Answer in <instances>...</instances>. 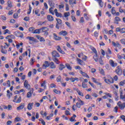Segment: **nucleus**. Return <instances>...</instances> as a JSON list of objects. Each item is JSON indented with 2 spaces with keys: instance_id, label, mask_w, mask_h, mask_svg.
I'll return each mask as SVG.
<instances>
[{
  "instance_id": "56",
  "label": "nucleus",
  "mask_w": 125,
  "mask_h": 125,
  "mask_svg": "<svg viewBox=\"0 0 125 125\" xmlns=\"http://www.w3.org/2000/svg\"><path fill=\"white\" fill-rule=\"evenodd\" d=\"M98 35H99V33L98 32H97V31H95L94 33V37H95V38H96L97 39V38H98Z\"/></svg>"
},
{
  "instance_id": "63",
  "label": "nucleus",
  "mask_w": 125,
  "mask_h": 125,
  "mask_svg": "<svg viewBox=\"0 0 125 125\" xmlns=\"http://www.w3.org/2000/svg\"><path fill=\"white\" fill-rule=\"evenodd\" d=\"M120 42L122 44L125 45V39H123L120 40Z\"/></svg>"
},
{
  "instance_id": "51",
  "label": "nucleus",
  "mask_w": 125,
  "mask_h": 125,
  "mask_svg": "<svg viewBox=\"0 0 125 125\" xmlns=\"http://www.w3.org/2000/svg\"><path fill=\"white\" fill-rule=\"evenodd\" d=\"M57 82L58 83L61 82V76L59 75V76H58V77L57 78Z\"/></svg>"
},
{
  "instance_id": "21",
  "label": "nucleus",
  "mask_w": 125,
  "mask_h": 125,
  "mask_svg": "<svg viewBox=\"0 0 125 125\" xmlns=\"http://www.w3.org/2000/svg\"><path fill=\"white\" fill-rule=\"evenodd\" d=\"M16 37H18V38H21V39H23L24 38V35L21 33H18L16 35Z\"/></svg>"
},
{
  "instance_id": "17",
  "label": "nucleus",
  "mask_w": 125,
  "mask_h": 125,
  "mask_svg": "<svg viewBox=\"0 0 125 125\" xmlns=\"http://www.w3.org/2000/svg\"><path fill=\"white\" fill-rule=\"evenodd\" d=\"M59 35H62V36H67L68 35V32L67 31L64 30L60 32H59Z\"/></svg>"
},
{
  "instance_id": "28",
  "label": "nucleus",
  "mask_w": 125,
  "mask_h": 125,
  "mask_svg": "<svg viewBox=\"0 0 125 125\" xmlns=\"http://www.w3.org/2000/svg\"><path fill=\"white\" fill-rule=\"evenodd\" d=\"M57 50L59 51L60 53H62V54H65V52L64 51H62L61 49V48L60 47V46H58L57 48Z\"/></svg>"
},
{
  "instance_id": "13",
  "label": "nucleus",
  "mask_w": 125,
  "mask_h": 125,
  "mask_svg": "<svg viewBox=\"0 0 125 125\" xmlns=\"http://www.w3.org/2000/svg\"><path fill=\"white\" fill-rule=\"evenodd\" d=\"M114 20H115L114 21L115 24H119V22L121 21V19L119 17H116L115 18Z\"/></svg>"
},
{
  "instance_id": "49",
  "label": "nucleus",
  "mask_w": 125,
  "mask_h": 125,
  "mask_svg": "<svg viewBox=\"0 0 125 125\" xmlns=\"http://www.w3.org/2000/svg\"><path fill=\"white\" fill-rule=\"evenodd\" d=\"M53 60L56 63V64H59V63H60V62L58 61V60L56 58H53Z\"/></svg>"
},
{
  "instance_id": "30",
  "label": "nucleus",
  "mask_w": 125,
  "mask_h": 125,
  "mask_svg": "<svg viewBox=\"0 0 125 125\" xmlns=\"http://www.w3.org/2000/svg\"><path fill=\"white\" fill-rule=\"evenodd\" d=\"M35 13L36 15H37L38 16H41V14H40V9H36L35 10Z\"/></svg>"
},
{
  "instance_id": "32",
  "label": "nucleus",
  "mask_w": 125,
  "mask_h": 125,
  "mask_svg": "<svg viewBox=\"0 0 125 125\" xmlns=\"http://www.w3.org/2000/svg\"><path fill=\"white\" fill-rule=\"evenodd\" d=\"M6 39H11V40H13L15 39V36L13 35H8L6 37Z\"/></svg>"
},
{
  "instance_id": "12",
  "label": "nucleus",
  "mask_w": 125,
  "mask_h": 125,
  "mask_svg": "<svg viewBox=\"0 0 125 125\" xmlns=\"http://www.w3.org/2000/svg\"><path fill=\"white\" fill-rule=\"evenodd\" d=\"M34 106V103H29L27 105L28 110H31L33 109V106Z\"/></svg>"
},
{
  "instance_id": "3",
  "label": "nucleus",
  "mask_w": 125,
  "mask_h": 125,
  "mask_svg": "<svg viewBox=\"0 0 125 125\" xmlns=\"http://www.w3.org/2000/svg\"><path fill=\"white\" fill-rule=\"evenodd\" d=\"M122 104V102L121 101H119L117 103V105L118 106H119V107L120 108L121 110H124V109H125V103H124L122 104Z\"/></svg>"
},
{
  "instance_id": "44",
  "label": "nucleus",
  "mask_w": 125,
  "mask_h": 125,
  "mask_svg": "<svg viewBox=\"0 0 125 125\" xmlns=\"http://www.w3.org/2000/svg\"><path fill=\"white\" fill-rule=\"evenodd\" d=\"M53 9V8H52V7H51V8H49V11L50 13L52 14V15H54V12L52 10Z\"/></svg>"
},
{
  "instance_id": "14",
  "label": "nucleus",
  "mask_w": 125,
  "mask_h": 125,
  "mask_svg": "<svg viewBox=\"0 0 125 125\" xmlns=\"http://www.w3.org/2000/svg\"><path fill=\"white\" fill-rule=\"evenodd\" d=\"M42 87H43L44 89H46V81H44L41 83Z\"/></svg>"
},
{
  "instance_id": "31",
  "label": "nucleus",
  "mask_w": 125,
  "mask_h": 125,
  "mask_svg": "<svg viewBox=\"0 0 125 125\" xmlns=\"http://www.w3.org/2000/svg\"><path fill=\"white\" fill-rule=\"evenodd\" d=\"M59 68V70L60 71H62V70H63V69H65V68H66V66H65L64 65V64H60Z\"/></svg>"
},
{
  "instance_id": "23",
  "label": "nucleus",
  "mask_w": 125,
  "mask_h": 125,
  "mask_svg": "<svg viewBox=\"0 0 125 125\" xmlns=\"http://www.w3.org/2000/svg\"><path fill=\"white\" fill-rule=\"evenodd\" d=\"M41 31H42V29H37L36 30H34V31H32V34H40L41 33Z\"/></svg>"
},
{
  "instance_id": "55",
  "label": "nucleus",
  "mask_w": 125,
  "mask_h": 125,
  "mask_svg": "<svg viewBox=\"0 0 125 125\" xmlns=\"http://www.w3.org/2000/svg\"><path fill=\"white\" fill-rule=\"evenodd\" d=\"M78 94L80 96H83V92H81V91L80 90H78V91L77 92Z\"/></svg>"
},
{
  "instance_id": "35",
  "label": "nucleus",
  "mask_w": 125,
  "mask_h": 125,
  "mask_svg": "<svg viewBox=\"0 0 125 125\" xmlns=\"http://www.w3.org/2000/svg\"><path fill=\"white\" fill-rule=\"evenodd\" d=\"M70 16V12H65L63 14V17H64L65 18H67V17Z\"/></svg>"
},
{
  "instance_id": "41",
  "label": "nucleus",
  "mask_w": 125,
  "mask_h": 125,
  "mask_svg": "<svg viewBox=\"0 0 125 125\" xmlns=\"http://www.w3.org/2000/svg\"><path fill=\"white\" fill-rule=\"evenodd\" d=\"M120 99L123 100L124 102H125V95H120Z\"/></svg>"
},
{
  "instance_id": "5",
  "label": "nucleus",
  "mask_w": 125,
  "mask_h": 125,
  "mask_svg": "<svg viewBox=\"0 0 125 125\" xmlns=\"http://www.w3.org/2000/svg\"><path fill=\"white\" fill-rule=\"evenodd\" d=\"M24 86L26 88V89H30V87L31 86H30V84L28 83V81L25 80L24 83Z\"/></svg>"
},
{
  "instance_id": "6",
  "label": "nucleus",
  "mask_w": 125,
  "mask_h": 125,
  "mask_svg": "<svg viewBox=\"0 0 125 125\" xmlns=\"http://www.w3.org/2000/svg\"><path fill=\"white\" fill-rule=\"evenodd\" d=\"M34 92V89H31L29 92H28L27 93L26 97L27 98H30L32 97V94H33V93Z\"/></svg>"
},
{
  "instance_id": "16",
  "label": "nucleus",
  "mask_w": 125,
  "mask_h": 125,
  "mask_svg": "<svg viewBox=\"0 0 125 125\" xmlns=\"http://www.w3.org/2000/svg\"><path fill=\"white\" fill-rule=\"evenodd\" d=\"M49 66L51 69H55V68H56V66H55V64H54V62H51L49 63Z\"/></svg>"
},
{
  "instance_id": "34",
  "label": "nucleus",
  "mask_w": 125,
  "mask_h": 125,
  "mask_svg": "<svg viewBox=\"0 0 125 125\" xmlns=\"http://www.w3.org/2000/svg\"><path fill=\"white\" fill-rule=\"evenodd\" d=\"M7 5H8V7H10V8H11V7H12V3H11V0H8Z\"/></svg>"
},
{
  "instance_id": "15",
  "label": "nucleus",
  "mask_w": 125,
  "mask_h": 125,
  "mask_svg": "<svg viewBox=\"0 0 125 125\" xmlns=\"http://www.w3.org/2000/svg\"><path fill=\"white\" fill-rule=\"evenodd\" d=\"M54 38L56 41H60L61 40V37L57 36L56 34L54 33L53 34Z\"/></svg>"
},
{
  "instance_id": "52",
  "label": "nucleus",
  "mask_w": 125,
  "mask_h": 125,
  "mask_svg": "<svg viewBox=\"0 0 125 125\" xmlns=\"http://www.w3.org/2000/svg\"><path fill=\"white\" fill-rule=\"evenodd\" d=\"M104 94L106 95V96H108L109 98H112V94L109 93H104Z\"/></svg>"
},
{
  "instance_id": "1",
  "label": "nucleus",
  "mask_w": 125,
  "mask_h": 125,
  "mask_svg": "<svg viewBox=\"0 0 125 125\" xmlns=\"http://www.w3.org/2000/svg\"><path fill=\"white\" fill-rule=\"evenodd\" d=\"M103 80H104L105 83H108V84L114 83V79L110 75H107L106 78L105 77H103Z\"/></svg>"
},
{
  "instance_id": "10",
  "label": "nucleus",
  "mask_w": 125,
  "mask_h": 125,
  "mask_svg": "<svg viewBox=\"0 0 125 125\" xmlns=\"http://www.w3.org/2000/svg\"><path fill=\"white\" fill-rule=\"evenodd\" d=\"M77 61L79 65H82V66L85 65V63H84L83 61L79 58H77Z\"/></svg>"
},
{
  "instance_id": "2",
  "label": "nucleus",
  "mask_w": 125,
  "mask_h": 125,
  "mask_svg": "<svg viewBox=\"0 0 125 125\" xmlns=\"http://www.w3.org/2000/svg\"><path fill=\"white\" fill-rule=\"evenodd\" d=\"M115 73H116L117 75L121 76V75L123 74V70H122V69H121L120 67L118 66L115 70Z\"/></svg>"
},
{
  "instance_id": "27",
  "label": "nucleus",
  "mask_w": 125,
  "mask_h": 125,
  "mask_svg": "<svg viewBox=\"0 0 125 125\" xmlns=\"http://www.w3.org/2000/svg\"><path fill=\"white\" fill-rule=\"evenodd\" d=\"M99 57L97 55V54H95L93 56V59L95 60V62H98Z\"/></svg>"
},
{
  "instance_id": "39",
  "label": "nucleus",
  "mask_w": 125,
  "mask_h": 125,
  "mask_svg": "<svg viewBox=\"0 0 125 125\" xmlns=\"http://www.w3.org/2000/svg\"><path fill=\"white\" fill-rule=\"evenodd\" d=\"M85 99L88 100V99H92V98H91V96L89 94H87L85 96Z\"/></svg>"
},
{
  "instance_id": "4",
  "label": "nucleus",
  "mask_w": 125,
  "mask_h": 125,
  "mask_svg": "<svg viewBox=\"0 0 125 125\" xmlns=\"http://www.w3.org/2000/svg\"><path fill=\"white\" fill-rule=\"evenodd\" d=\"M112 45L114 46L115 47H118V48H121V44L119 42H112Z\"/></svg>"
},
{
  "instance_id": "19",
  "label": "nucleus",
  "mask_w": 125,
  "mask_h": 125,
  "mask_svg": "<svg viewBox=\"0 0 125 125\" xmlns=\"http://www.w3.org/2000/svg\"><path fill=\"white\" fill-rule=\"evenodd\" d=\"M47 20L50 21V22H51V21H53V20H54L53 17L51 16V15H48L47 16Z\"/></svg>"
},
{
  "instance_id": "22",
  "label": "nucleus",
  "mask_w": 125,
  "mask_h": 125,
  "mask_svg": "<svg viewBox=\"0 0 125 125\" xmlns=\"http://www.w3.org/2000/svg\"><path fill=\"white\" fill-rule=\"evenodd\" d=\"M69 4L73 5V4H76L77 3V0H69Z\"/></svg>"
},
{
  "instance_id": "62",
  "label": "nucleus",
  "mask_w": 125,
  "mask_h": 125,
  "mask_svg": "<svg viewBox=\"0 0 125 125\" xmlns=\"http://www.w3.org/2000/svg\"><path fill=\"white\" fill-rule=\"evenodd\" d=\"M125 80L123 81H121L120 83V85H121V86L125 85Z\"/></svg>"
},
{
  "instance_id": "36",
  "label": "nucleus",
  "mask_w": 125,
  "mask_h": 125,
  "mask_svg": "<svg viewBox=\"0 0 125 125\" xmlns=\"http://www.w3.org/2000/svg\"><path fill=\"white\" fill-rule=\"evenodd\" d=\"M65 66L68 70H72V66L69 63H66Z\"/></svg>"
},
{
  "instance_id": "7",
  "label": "nucleus",
  "mask_w": 125,
  "mask_h": 125,
  "mask_svg": "<svg viewBox=\"0 0 125 125\" xmlns=\"http://www.w3.org/2000/svg\"><path fill=\"white\" fill-rule=\"evenodd\" d=\"M53 57H60V55L56 51H53L52 53Z\"/></svg>"
},
{
  "instance_id": "24",
  "label": "nucleus",
  "mask_w": 125,
  "mask_h": 125,
  "mask_svg": "<svg viewBox=\"0 0 125 125\" xmlns=\"http://www.w3.org/2000/svg\"><path fill=\"white\" fill-rule=\"evenodd\" d=\"M70 81H71V83H74L76 82H79V78H70Z\"/></svg>"
},
{
  "instance_id": "43",
  "label": "nucleus",
  "mask_w": 125,
  "mask_h": 125,
  "mask_svg": "<svg viewBox=\"0 0 125 125\" xmlns=\"http://www.w3.org/2000/svg\"><path fill=\"white\" fill-rule=\"evenodd\" d=\"M82 105H83V104H82V103H76V106L77 107V108H81V107L82 106Z\"/></svg>"
},
{
  "instance_id": "59",
  "label": "nucleus",
  "mask_w": 125,
  "mask_h": 125,
  "mask_svg": "<svg viewBox=\"0 0 125 125\" xmlns=\"http://www.w3.org/2000/svg\"><path fill=\"white\" fill-rule=\"evenodd\" d=\"M21 97L20 96L17 101H16V103H20L21 102Z\"/></svg>"
},
{
  "instance_id": "60",
  "label": "nucleus",
  "mask_w": 125,
  "mask_h": 125,
  "mask_svg": "<svg viewBox=\"0 0 125 125\" xmlns=\"http://www.w3.org/2000/svg\"><path fill=\"white\" fill-rule=\"evenodd\" d=\"M35 62V59L34 58H32L30 60V65H33Z\"/></svg>"
},
{
  "instance_id": "54",
  "label": "nucleus",
  "mask_w": 125,
  "mask_h": 125,
  "mask_svg": "<svg viewBox=\"0 0 125 125\" xmlns=\"http://www.w3.org/2000/svg\"><path fill=\"white\" fill-rule=\"evenodd\" d=\"M56 16H57V17L61 18V17H62V15L61 14V13L58 12V13H56Z\"/></svg>"
},
{
  "instance_id": "33",
  "label": "nucleus",
  "mask_w": 125,
  "mask_h": 125,
  "mask_svg": "<svg viewBox=\"0 0 125 125\" xmlns=\"http://www.w3.org/2000/svg\"><path fill=\"white\" fill-rule=\"evenodd\" d=\"M53 92L56 94H61V91L58 90L56 89H54Z\"/></svg>"
},
{
  "instance_id": "61",
  "label": "nucleus",
  "mask_w": 125,
  "mask_h": 125,
  "mask_svg": "<svg viewBox=\"0 0 125 125\" xmlns=\"http://www.w3.org/2000/svg\"><path fill=\"white\" fill-rule=\"evenodd\" d=\"M65 10L66 11H69V4H65Z\"/></svg>"
},
{
  "instance_id": "45",
  "label": "nucleus",
  "mask_w": 125,
  "mask_h": 125,
  "mask_svg": "<svg viewBox=\"0 0 125 125\" xmlns=\"http://www.w3.org/2000/svg\"><path fill=\"white\" fill-rule=\"evenodd\" d=\"M56 21H57L58 24H59V25H61V24H62V21L61 19H57Z\"/></svg>"
},
{
  "instance_id": "18",
  "label": "nucleus",
  "mask_w": 125,
  "mask_h": 125,
  "mask_svg": "<svg viewBox=\"0 0 125 125\" xmlns=\"http://www.w3.org/2000/svg\"><path fill=\"white\" fill-rule=\"evenodd\" d=\"M98 2L100 6L101 7H103V5H104V3L102 1V0H95Z\"/></svg>"
},
{
  "instance_id": "46",
  "label": "nucleus",
  "mask_w": 125,
  "mask_h": 125,
  "mask_svg": "<svg viewBox=\"0 0 125 125\" xmlns=\"http://www.w3.org/2000/svg\"><path fill=\"white\" fill-rule=\"evenodd\" d=\"M79 22H80V23H84V18H83V17H82L80 18V20Z\"/></svg>"
},
{
  "instance_id": "57",
  "label": "nucleus",
  "mask_w": 125,
  "mask_h": 125,
  "mask_svg": "<svg viewBox=\"0 0 125 125\" xmlns=\"http://www.w3.org/2000/svg\"><path fill=\"white\" fill-rule=\"evenodd\" d=\"M14 18L17 19L18 18V13H15L13 15Z\"/></svg>"
},
{
  "instance_id": "11",
  "label": "nucleus",
  "mask_w": 125,
  "mask_h": 125,
  "mask_svg": "<svg viewBox=\"0 0 125 125\" xmlns=\"http://www.w3.org/2000/svg\"><path fill=\"white\" fill-rule=\"evenodd\" d=\"M48 67H49V63H48V61H45L42 64V68L44 69Z\"/></svg>"
},
{
  "instance_id": "47",
  "label": "nucleus",
  "mask_w": 125,
  "mask_h": 125,
  "mask_svg": "<svg viewBox=\"0 0 125 125\" xmlns=\"http://www.w3.org/2000/svg\"><path fill=\"white\" fill-rule=\"evenodd\" d=\"M82 87H83V88H86L87 87V85L85 83L83 82Z\"/></svg>"
},
{
  "instance_id": "9",
  "label": "nucleus",
  "mask_w": 125,
  "mask_h": 125,
  "mask_svg": "<svg viewBox=\"0 0 125 125\" xmlns=\"http://www.w3.org/2000/svg\"><path fill=\"white\" fill-rule=\"evenodd\" d=\"M24 107H25V104L24 103H21V105L17 108V110L18 111H20V110L24 109Z\"/></svg>"
},
{
  "instance_id": "48",
  "label": "nucleus",
  "mask_w": 125,
  "mask_h": 125,
  "mask_svg": "<svg viewBox=\"0 0 125 125\" xmlns=\"http://www.w3.org/2000/svg\"><path fill=\"white\" fill-rule=\"evenodd\" d=\"M111 13L113 15H115L116 14V10H115V7H113L111 10Z\"/></svg>"
},
{
  "instance_id": "64",
  "label": "nucleus",
  "mask_w": 125,
  "mask_h": 125,
  "mask_svg": "<svg viewBox=\"0 0 125 125\" xmlns=\"http://www.w3.org/2000/svg\"><path fill=\"white\" fill-rule=\"evenodd\" d=\"M120 118H121L122 120H123V121H124V122H125V115L121 116Z\"/></svg>"
},
{
  "instance_id": "58",
  "label": "nucleus",
  "mask_w": 125,
  "mask_h": 125,
  "mask_svg": "<svg viewBox=\"0 0 125 125\" xmlns=\"http://www.w3.org/2000/svg\"><path fill=\"white\" fill-rule=\"evenodd\" d=\"M120 33H121V34H124V33H125V28H123L122 29L121 28Z\"/></svg>"
},
{
  "instance_id": "20",
  "label": "nucleus",
  "mask_w": 125,
  "mask_h": 125,
  "mask_svg": "<svg viewBox=\"0 0 125 125\" xmlns=\"http://www.w3.org/2000/svg\"><path fill=\"white\" fill-rule=\"evenodd\" d=\"M80 73L81 74V75H82L83 77H85V78H88V79H89V76H88V75H87V74L86 73H85V72H83V71L81 70L80 71Z\"/></svg>"
},
{
  "instance_id": "50",
  "label": "nucleus",
  "mask_w": 125,
  "mask_h": 125,
  "mask_svg": "<svg viewBox=\"0 0 125 125\" xmlns=\"http://www.w3.org/2000/svg\"><path fill=\"white\" fill-rule=\"evenodd\" d=\"M59 9H62V8H64V4L63 3H61V5H59Z\"/></svg>"
},
{
  "instance_id": "29",
  "label": "nucleus",
  "mask_w": 125,
  "mask_h": 125,
  "mask_svg": "<svg viewBox=\"0 0 125 125\" xmlns=\"http://www.w3.org/2000/svg\"><path fill=\"white\" fill-rule=\"evenodd\" d=\"M27 40H29V41H31L32 42H36V39L34 37H26Z\"/></svg>"
},
{
  "instance_id": "42",
  "label": "nucleus",
  "mask_w": 125,
  "mask_h": 125,
  "mask_svg": "<svg viewBox=\"0 0 125 125\" xmlns=\"http://www.w3.org/2000/svg\"><path fill=\"white\" fill-rule=\"evenodd\" d=\"M48 3L50 6H54V3L52 2V0H49L48 1Z\"/></svg>"
},
{
  "instance_id": "40",
  "label": "nucleus",
  "mask_w": 125,
  "mask_h": 125,
  "mask_svg": "<svg viewBox=\"0 0 125 125\" xmlns=\"http://www.w3.org/2000/svg\"><path fill=\"white\" fill-rule=\"evenodd\" d=\"M91 49L92 51H93L95 54H97V51L96 50V49H95V48L92 47H91Z\"/></svg>"
},
{
  "instance_id": "8",
  "label": "nucleus",
  "mask_w": 125,
  "mask_h": 125,
  "mask_svg": "<svg viewBox=\"0 0 125 125\" xmlns=\"http://www.w3.org/2000/svg\"><path fill=\"white\" fill-rule=\"evenodd\" d=\"M109 64L111 67H116L117 62H115L112 60H109Z\"/></svg>"
},
{
  "instance_id": "38",
  "label": "nucleus",
  "mask_w": 125,
  "mask_h": 125,
  "mask_svg": "<svg viewBox=\"0 0 125 125\" xmlns=\"http://www.w3.org/2000/svg\"><path fill=\"white\" fill-rule=\"evenodd\" d=\"M84 17L85 20H86L87 21H88V20L90 19V18H89V17L87 16V14L86 13L84 14Z\"/></svg>"
},
{
  "instance_id": "53",
  "label": "nucleus",
  "mask_w": 125,
  "mask_h": 125,
  "mask_svg": "<svg viewBox=\"0 0 125 125\" xmlns=\"http://www.w3.org/2000/svg\"><path fill=\"white\" fill-rule=\"evenodd\" d=\"M56 87V85H55V84L54 83H51L50 84V86H49V87H50L51 88H54Z\"/></svg>"
},
{
  "instance_id": "25",
  "label": "nucleus",
  "mask_w": 125,
  "mask_h": 125,
  "mask_svg": "<svg viewBox=\"0 0 125 125\" xmlns=\"http://www.w3.org/2000/svg\"><path fill=\"white\" fill-rule=\"evenodd\" d=\"M37 38L38 40H39L40 42H45V40H44V38H43V37H42L40 36H37Z\"/></svg>"
},
{
  "instance_id": "26",
  "label": "nucleus",
  "mask_w": 125,
  "mask_h": 125,
  "mask_svg": "<svg viewBox=\"0 0 125 125\" xmlns=\"http://www.w3.org/2000/svg\"><path fill=\"white\" fill-rule=\"evenodd\" d=\"M77 118V116L75 114L73 115V116L71 117L69 119V121L71 122H77V120H75V118Z\"/></svg>"
},
{
  "instance_id": "37",
  "label": "nucleus",
  "mask_w": 125,
  "mask_h": 125,
  "mask_svg": "<svg viewBox=\"0 0 125 125\" xmlns=\"http://www.w3.org/2000/svg\"><path fill=\"white\" fill-rule=\"evenodd\" d=\"M6 34H9V35H10L11 32L8 29H6L4 31V35H6Z\"/></svg>"
}]
</instances>
